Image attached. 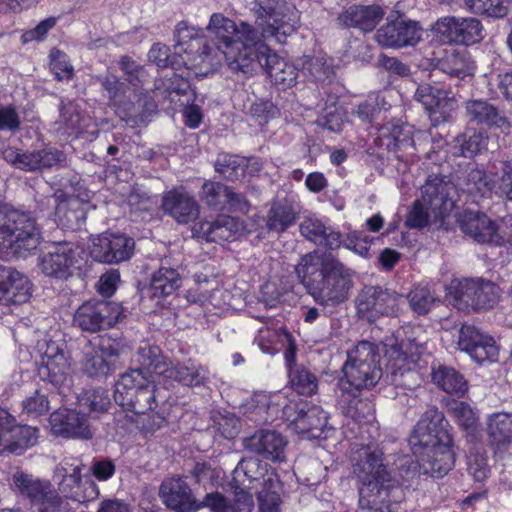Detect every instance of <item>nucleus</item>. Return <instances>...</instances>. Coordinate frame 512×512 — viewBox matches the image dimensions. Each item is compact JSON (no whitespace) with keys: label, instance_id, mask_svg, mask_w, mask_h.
Masks as SVG:
<instances>
[{"label":"nucleus","instance_id":"f257e3e1","mask_svg":"<svg viewBox=\"0 0 512 512\" xmlns=\"http://www.w3.org/2000/svg\"><path fill=\"white\" fill-rule=\"evenodd\" d=\"M211 44H203L199 54L201 62L210 67H218L224 60L228 68L236 74L249 73L256 66L253 54L262 41L258 32L248 23L239 25L221 13L211 15L206 27Z\"/></svg>","mask_w":512,"mask_h":512},{"label":"nucleus","instance_id":"f03ea898","mask_svg":"<svg viewBox=\"0 0 512 512\" xmlns=\"http://www.w3.org/2000/svg\"><path fill=\"white\" fill-rule=\"evenodd\" d=\"M295 273L315 303L324 308L342 305L354 288V271L331 253L303 255Z\"/></svg>","mask_w":512,"mask_h":512},{"label":"nucleus","instance_id":"7ed1b4c3","mask_svg":"<svg viewBox=\"0 0 512 512\" xmlns=\"http://www.w3.org/2000/svg\"><path fill=\"white\" fill-rule=\"evenodd\" d=\"M352 473L362 512H396L394 493L399 490L385 463L384 452L376 445H362L352 452Z\"/></svg>","mask_w":512,"mask_h":512},{"label":"nucleus","instance_id":"20e7f679","mask_svg":"<svg viewBox=\"0 0 512 512\" xmlns=\"http://www.w3.org/2000/svg\"><path fill=\"white\" fill-rule=\"evenodd\" d=\"M451 426L435 406L428 407L415 425L409 439L425 474L443 477L454 466Z\"/></svg>","mask_w":512,"mask_h":512},{"label":"nucleus","instance_id":"39448f33","mask_svg":"<svg viewBox=\"0 0 512 512\" xmlns=\"http://www.w3.org/2000/svg\"><path fill=\"white\" fill-rule=\"evenodd\" d=\"M457 190L453 182L443 176L430 175L421 187V199L410 209L405 224L409 228H423L428 225L431 213L441 217L450 212L456 203Z\"/></svg>","mask_w":512,"mask_h":512},{"label":"nucleus","instance_id":"423d86ee","mask_svg":"<svg viewBox=\"0 0 512 512\" xmlns=\"http://www.w3.org/2000/svg\"><path fill=\"white\" fill-rule=\"evenodd\" d=\"M40 240V229L29 213L0 207L1 254L26 256L38 247Z\"/></svg>","mask_w":512,"mask_h":512},{"label":"nucleus","instance_id":"0eeeda50","mask_svg":"<svg viewBox=\"0 0 512 512\" xmlns=\"http://www.w3.org/2000/svg\"><path fill=\"white\" fill-rule=\"evenodd\" d=\"M343 372L345 380L339 384H346L355 391L374 387L382 376L378 347L372 342L360 341L348 352Z\"/></svg>","mask_w":512,"mask_h":512},{"label":"nucleus","instance_id":"6e6552de","mask_svg":"<svg viewBox=\"0 0 512 512\" xmlns=\"http://www.w3.org/2000/svg\"><path fill=\"white\" fill-rule=\"evenodd\" d=\"M254 11L256 23L264 40L286 43L297 28V11L285 0H257Z\"/></svg>","mask_w":512,"mask_h":512},{"label":"nucleus","instance_id":"1a4fd4ad","mask_svg":"<svg viewBox=\"0 0 512 512\" xmlns=\"http://www.w3.org/2000/svg\"><path fill=\"white\" fill-rule=\"evenodd\" d=\"M12 486L30 501L32 512H74L69 502L58 495L49 481L17 471L12 476Z\"/></svg>","mask_w":512,"mask_h":512},{"label":"nucleus","instance_id":"9d476101","mask_svg":"<svg viewBox=\"0 0 512 512\" xmlns=\"http://www.w3.org/2000/svg\"><path fill=\"white\" fill-rule=\"evenodd\" d=\"M406 304V298L380 285L365 286L356 298L357 312L362 319L375 322L380 317H397Z\"/></svg>","mask_w":512,"mask_h":512},{"label":"nucleus","instance_id":"9b49d317","mask_svg":"<svg viewBox=\"0 0 512 512\" xmlns=\"http://www.w3.org/2000/svg\"><path fill=\"white\" fill-rule=\"evenodd\" d=\"M299 230L303 237L317 245L329 249H337L343 245L361 256L369 254L370 242L361 232L354 231L343 238L340 232L327 227L316 217H305L299 225Z\"/></svg>","mask_w":512,"mask_h":512},{"label":"nucleus","instance_id":"f8f14e48","mask_svg":"<svg viewBox=\"0 0 512 512\" xmlns=\"http://www.w3.org/2000/svg\"><path fill=\"white\" fill-rule=\"evenodd\" d=\"M84 467L82 460L76 457H65L57 465L54 478L65 500L86 503L98 497L97 485L93 481L82 480Z\"/></svg>","mask_w":512,"mask_h":512},{"label":"nucleus","instance_id":"ddd939ff","mask_svg":"<svg viewBox=\"0 0 512 512\" xmlns=\"http://www.w3.org/2000/svg\"><path fill=\"white\" fill-rule=\"evenodd\" d=\"M159 496L164 505L174 512H197L203 508L219 509L220 496L207 493L198 501L184 477L173 476L163 480Z\"/></svg>","mask_w":512,"mask_h":512},{"label":"nucleus","instance_id":"4468645a","mask_svg":"<svg viewBox=\"0 0 512 512\" xmlns=\"http://www.w3.org/2000/svg\"><path fill=\"white\" fill-rule=\"evenodd\" d=\"M76 263V245L65 240L46 242L38 259L41 272L57 280L69 279L73 275Z\"/></svg>","mask_w":512,"mask_h":512},{"label":"nucleus","instance_id":"2eb2a0df","mask_svg":"<svg viewBox=\"0 0 512 512\" xmlns=\"http://www.w3.org/2000/svg\"><path fill=\"white\" fill-rule=\"evenodd\" d=\"M121 306L111 301L89 300L73 315V325L82 331L96 333L113 327L120 319Z\"/></svg>","mask_w":512,"mask_h":512},{"label":"nucleus","instance_id":"dca6fc26","mask_svg":"<svg viewBox=\"0 0 512 512\" xmlns=\"http://www.w3.org/2000/svg\"><path fill=\"white\" fill-rule=\"evenodd\" d=\"M283 414L298 434L307 435L308 438H321L328 428L327 413L307 401H291L284 406Z\"/></svg>","mask_w":512,"mask_h":512},{"label":"nucleus","instance_id":"f3484780","mask_svg":"<svg viewBox=\"0 0 512 512\" xmlns=\"http://www.w3.org/2000/svg\"><path fill=\"white\" fill-rule=\"evenodd\" d=\"M253 58L256 62L254 69L249 73H241V75L249 77L256 73L258 68H263L271 78V81L283 89L289 88L296 83L298 76L297 68L277 55L264 42L258 44Z\"/></svg>","mask_w":512,"mask_h":512},{"label":"nucleus","instance_id":"a211bd4d","mask_svg":"<svg viewBox=\"0 0 512 512\" xmlns=\"http://www.w3.org/2000/svg\"><path fill=\"white\" fill-rule=\"evenodd\" d=\"M2 156L13 167L29 172L49 169L66 161L65 154L55 148L22 151L14 147H7L2 151Z\"/></svg>","mask_w":512,"mask_h":512},{"label":"nucleus","instance_id":"6ab92c4d","mask_svg":"<svg viewBox=\"0 0 512 512\" xmlns=\"http://www.w3.org/2000/svg\"><path fill=\"white\" fill-rule=\"evenodd\" d=\"M135 241L125 234L103 233L93 240L91 256L105 264L128 261L134 254Z\"/></svg>","mask_w":512,"mask_h":512},{"label":"nucleus","instance_id":"aec40b11","mask_svg":"<svg viewBox=\"0 0 512 512\" xmlns=\"http://www.w3.org/2000/svg\"><path fill=\"white\" fill-rule=\"evenodd\" d=\"M458 348L467 353L477 363L497 361L499 348L495 339L471 324H463L459 329Z\"/></svg>","mask_w":512,"mask_h":512},{"label":"nucleus","instance_id":"412c9836","mask_svg":"<svg viewBox=\"0 0 512 512\" xmlns=\"http://www.w3.org/2000/svg\"><path fill=\"white\" fill-rule=\"evenodd\" d=\"M161 209L178 224L187 225L199 218L200 204L184 186L174 187L162 195Z\"/></svg>","mask_w":512,"mask_h":512},{"label":"nucleus","instance_id":"4be33fe9","mask_svg":"<svg viewBox=\"0 0 512 512\" xmlns=\"http://www.w3.org/2000/svg\"><path fill=\"white\" fill-rule=\"evenodd\" d=\"M456 300L472 310L494 307L500 292L498 286L482 279H465L461 281L455 292Z\"/></svg>","mask_w":512,"mask_h":512},{"label":"nucleus","instance_id":"5701e85b","mask_svg":"<svg viewBox=\"0 0 512 512\" xmlns=\"http://www.w3.org/2000/svg\"><path fill=\"white\" fill-rule=\"evenodd\" d=\"M435 29L448 42L465 46L478 43L484 37L483 25L474 17H444L436 22Z\"/></svg>","mask_w":512,"mask_h":512},{"label":"nucleus","instance_id":"b1692460","mask_svg":"<svg viewBox=\"0 0 512 512\" xmlns=\"http://www.w3.org/2000/svg\"><path fill=\"white\" fill-rule=\"evenodd\" d=\"M422 29L417 22L397 17L387 19L385 25L378 29L376 39L385 47H405L417 44L421 39Z\"/></svg>","mask_w":512,"mask_h":512},{"label":"nucleus","instance_id":"393cba45","mask_svg":"<svg viewBox=\"0 0 512 512\" xmlns=\"http://www.w3.org/2000/svg\"><path fill=\"white\" fill-rule=\"evenodd\" d=\"M70 357L63 343L48 341L41 356L38 373L52 384H60L69 374Z\"/></svg>","mask_w":512,"mask_h":512},{"label":"nucleus","instance_id":"a878e982","mask_svg":"<svg viewBox=\"0 0 512 512\" xmlns=\"http://www.w3.org/2000/svg\"><path fill=\"white\" fill-rule=\"evenodd\" d=\"M53 434L65 438L91 439L93 432L85 415L70 409H58L49 418Z\"/></svg>","mask_w":512,"mask_h":512},{"label":"nucleus","instance_id":"bb28decb","mask_svg":"<svg viewBox=\"0 0 512 512\" xmlns=\"http://www.w3.org/2000/svg\"><path fill=\"white\" fill-rule=\"evenodd\" d=\"M465 117L469 123L500 129L507 134L511 130L505 113L488 100L477 99L465 102Z\"/></svg>","mask_w":512,"mask_h":512},{"label":"nucleus","instance_id":"cd10ccee","mask_svg":"<svg viewBox=\"0 0 512 512\" xmlns=\"http://www.w3.org/2000/svg\"><path fill=\"white\" fill-rule=\"evenodd\" d=\"M286 445L287 441L282 434L274 430H260L243 439L246 450L273 462H281L285 459Z\"/></svg>","mask_w":512,"mask_h":512},{"label":"nucleus","instance_id":"c85d7f7f","mask_svg":"<svg viewBox=\"0 0 512 512\" xmlns=\"http://www.w3.org/2000/svg\"><path fill=\"white\" fill-rule=\"evenodd\" d=\"M30 295V282L25 275L0 266V305H19L28 301Z\"/></svg>","mask_w":512,"mask_h":512},{"label":"nucleus","instance_id":"c756f323","mask_svg":"<svg viewBox=\"0 0 512 512\" xmlns=\"http://www.w3.org/2000/svg\"><path fill=\"white\" fill-rule=\"evenodd\" d=\"M380 138L389 151L401 161L412 160L415 156L413 127L409 124H391L380 130Z\"/></svg>","mask_w":512,"mask_h":512},{"label":"nucleus","instance_id":"7c9ffc66","mask_svg":"<svg viewBox=\"0 0 512 512\" xmlns=\"http://www.w3.org/2000/svg\"><path fill=\"white\" fill-rule=\"evenodd\" d=\"M300 207L292 198L274 199L264 217L265 229L269 233L281 234L296 223Z\"/></svg>","mask_w":512,"mask_h":512},{"label":"nucleus","instance_id":"2f4dec72","mask_svg":"<svg viewBox=\"0 0 512 512\" xmlns=\"http://www.w3.org/2000/svg\"><path fill=\"white\" fill-rule=\"evenodd\" d=\"M384 15L385 11L376 4L351 5L339 14L337 20L342 27L368 33L376 28Z\"/></svg>","mask_w":512,"mask_h":512},{"label":"nucleus","instance_id":"473e14b6","mask_svg":"<svg viewBox=\"0 0 512 512\" xmlns=\"http://www.w3.org/2000/svg\"><path fill=\"white\" fill-rule=\"evenodd\" d=\"M174 38L175 54L181 57L184 66L206 64V62H201L199 57L203 44H206V42L199 37L197 30L189 27L185 22H180L176 26Z\"/></svg>","mask_w":512,"mask_h":512},{"label":"nucleus","instance_id":"72a5a7b5","mask_svg":"<svg viewBox=\"0 0 512 512\" xmlns=\"http://www.w3.org/2000/svg\"><path fill=\"white\" fill-rule=\"evenodd\" d=\"M461 231L478 243L501 244L496 225L485 214L465 211L459 218Z\"/></svg>","mask_w":512,"mask_h":512},{"label":"nucleus","instance_id":"f704fd0d","mask_svg":"<svg viewBox=\"0 0 512 512\" xmlns=\"http://www.w3.org/2000/svg\"><path fill=\"white\" fill-rule=\"evenodd\" d=\"M38 440V429L29 425H19L16 421L8 430L0 434V454L4 452L21 455L34 446Z\"/></svg>","mask_w":512,"mask_h":512},{"label":"nucleus","instance_id":"c9c22d12","mask_svg":"<svg viewBox=\"0 0 512 512\" xmlns=\"http://www.w3.org/2000/svg\"><path fill=\"white\" fill-rule=\"evenodd\" d=\"M95 81L100 84L101 93L108 99L109 106L130 109L136 103H141L130 91V88L112 73L98 75L95 77Z\"/></svg>","mask_w":512,"mask_h":512},{"label":"nucleus","instance_id":"e433bc0d","mask_svg":"<svg viewBox=\"0 0 512 512\" xmlns=\"http://www.w3.org/2000/svg\"><path fill=\"white\" fill-rule=\"evenodd\" d=\"M242 229L241 222L229 215H219L214 221H202L195 228L199 237L209 242L230 241Z\"/></svg>","mask_w":512,"mask_h":512},{"label":"nucleus","instance_id":"4c0bfd02","mask_svg":"<svg viewBox=\"0 0 512 512\" xmlns=\"http://www.w3.org/2000/svg\"><path fill=\"white\" fill-rule=\"evenodd\" d=\"M339 405L343 413L356 422H369L374 418V405L368 399L359 398V392L346 384H339Z\"/></svg>","mask_w":512,"mask_h":512},{"label":"nucleus","instance_id":"58836bf2","mask_svg":"<svg viewBox=\"0 0 512 512\" xmlns=\"http://www.w3.org/2000/svg\"><path fill=\"white\" fill-rule=\"evenodd\" d=\"M155 384V377L142 368L129 369L123 373L115 384L114 399L116 403H123L130 394H137L147 387Z\"/></svg>","mask_w":512,"mask_h":512},{"label":"nucleus","instance_id":"ea45409f","mask_svg":"<svg viewBox=\"0 0 512 512\" xmlns=\"http://www.w3.org/2000/svg\"><path fill=\"white\" fill-rule=\"evenodd\" d=\"M118 67L123 73L124 80L127 83L126 86L130 88V91L140 102L143 101L146 105V99L150 98L148 90L144 88L148 81L146 69L127 55L120 58Z\"/></svg>","mask_w":512,"mask_h":512},{"label":"nucleus","instance_id":"a19ab883","mask_svg":"<svg viewBox=\"0 0 512 512\" xmlns=\"http://www.w3.org/2000/svg\"><path fill=\"white\" fill-rule=\"evenodd\" d=\"M449 92L430 84L419 85L414 98L429 114H446L453 108L454 100Z\"/></svg>","mask_w":512,"mask_h":512},{"label":"nucleus","instance_id":"79ce46f5","mask_svg":"<svg viewBox=\"0 0 512 512\" xmlns=\"http://www.w3.org/2000/svg\"><path fill=\"white\" fill-rule=\"evenodd\" d=\"M437 68L450 77L463 79L472 74L474 65L466 49H449L437 60Z\"/></svg>","mask_w":512,"mask_h":512},{"label":"nucleus","instance_id":"37998d69","mask_svg":"<svg viewBox=\"0 0 512 512\" xmlns=\"http://www.w3.org/2000/svg\"><path fill=\"white\" fill-rule=\"evenodd\" d=\"M163 261L160 268L152 274L150 280V293L154 298H165L172 295L182 285V278L177 269L166 266Z\"/></svg>","mask_w":512,"mask_h":512},{"label":"nucleus","instance_id":"c03bdc74","mask_svg":"<svg viewBox=\"0 0 512 512\" xmlns=\"http://www.w3.org/2000/svg\"><path fill=\"white\" fill-rule=\"evenodd\" d=\"M431 378L432 382L447 394L461 397L468 390L465 378L453 367L442 364L434 366L432 367Z\"/></svg>","mask_w":512,"mask_h":512},{"label":"nucleus","instance_id":"a18cd8bd","mask_svg":"<svg viewBox=\"0 0 512 512\" xmlns=\"http://www.w3.org/2000/svg\"><path fill=\"white\" fill-rule=\"evenodd\" d=\"M487 435L491 445L498 450L512 443V413L496 412L487 419Z\"/></svg>","mask_w":512,"mask_h":512},{"label":"nucleus","instance_id":"49530a36","mask_svg":"<svg viewBox=\"0 0 512 512\" xmlns=\"http://www.w3.org/2000/svg\"><path fill=\"white\" fill-rule=\"evenodd\" d=\"M164 378L176 381L184 386H199L206 378V371L193 360L188 359L185 362L172 364L169 362Z\"/></svg>","mask_w":512,"mask_h":512},{"label":"nucleus","instance_id":"de8ad7c7","mask_svg":"<svg viewBox=\"0 0 512 512\" xmlns=\"http://www.w3.org/2000/svg\"><path fill=\"white\" fill-rule=\"evenodd\" d=\"M60 225L70 230H78L86 220V205L77 198L61 200L55 209Z\"/></svg>","mask_w":512,"mask_h":512},{"label":"nucleus","instance_id":"09e8293b","mask_svg":"<svg viewBox=\"0 0 512 512\" xmlns=\"http://www.w3.org/2000/svg\"><path fill=\"white\" fill-rule=\"evenodd\" d=\"M137 362L140 364L139 368L151 373L153 377L164 376L169 365V361L163 355L160 347L148 343L139 347L137 351Z\"/></svg>","mask_w":512,"mask_h":512},{"label":"nucleus","instance_id":"8fccbe9b","mask_svg":"<svg viewBox=\"0 0 512 512\" xmlns=\"http://www.w3.org/2000/svg\"><path fill=\"white\" fill-rule=\"evenodd\" d=\"M158 397L156 384H153L137 394H130L123 403L117 404L135 414H146L157 407Z\"/></svg>","mask_w":512,"mask_h":512},{"label":"nucleus","instance_id":"3c124183","mask_svg":"<svg viewBox=\"0 0 512 512\" xmlns=\"http://www.w3.org/2000/svg\"><path fill=\"white\" fill-rule=\"evenodd\" d=\"M417 374L407 365L406 357L399 354L386 365V378L397 387H411Z\"/></svg>","mask_w":512,"mask_h":512},{"label":"nucleus","instance_id":"603ef678","mask_svg":"<svg viewBox=\"0 0 512 512\" xmlns=\"http://www.w3.org/2000/svg\"><path fill=\"white\" fill-rule=\"evenodd\" d=\"M292 388L301 395L311 396L317 392L318 379L309 369L295 365L289 369Z\"/></svg>","mask_w":512,"mask_h":512},{"label":"nucleus","instance_id":"864d4df0","mask_svg":"<svg viewBox=\"0 0 512 512\" xmlns=\"http://www.w3.org/2000/svg\"><path fill=\"white\" fill-rule=\"evenodd\" d=\"M464 3L475 14L504 18L509 14L511 0H464Z\"/></svg>","mask_w":512,"mask_h":512},{"label":"nucleus","instance_id":"5fc2aeb1","mask_svg":"<svg viewBox=\"0 0 512 512\" xmlns=\"http://www.w3.org/2000/svg\"><path fill=\"white\" fill-rule=\"evenodd\" d=\"M488 135L482 131L468 130L456 138L459 155L473 157L487 149Z\"/></svg>","mask_w":512,"mask_h":512},{"label":"nucleus","instance_id":"6e6d98bb","mask_svg":"<svg viewBox=\"0 0 512 512\" xmlns=\"http://www.w3.org/2000/svg\"><path fill=\"white\" fill-rule=\"evenodd\" d=\"M228 188L221 182L205 181L200 191V198L209 208L223 211L227 207Z\"/></svg>","mask_w":512,"mask_h":512},{"label":"nucleus","instance_id":"4d7b16f0","mask_svg":"<svg viewBox=\"0 0 512 512\" xmlns=\"http://www.w3.org/2000/svg\"><path fill=\"white\" fill-rule=\"evenodd\" d=\"M220 496L219 509L209 508L212 512H251L254 507V500L251 493L243 488L235 487L233 504L219 492H212Z\"/></svg>","mask_w":512,"mask_h":512},{"label":"nucleus","instance_id":"13d9d810","mask_svg":"<svg viewBox=\"0 0 512 512\" xmlns=\"http://www.w3.org/2000/svg\"><path fill=\"white\" fill-rule=\"evenodd\" d=\"M448 412L464 430L474 431L476 429L478 416L468 403L454 400L448 404Z\"/></svg>","mask_w":512,"mask_h":512},{"label":"nucleus","instance_id":"bf43d9fd","mask_svg":"<svg viewBox=\"0 0 512 512\" xmlns=\"http://www.w3.org/2000/svg\"><path fill=\"white\" fill-rule=\"evenodd\" d=\"M267 472V464L262 463L256 457L243 458L233 471V480L242 481L247 478L249 481L259 480Z\"/></svg>","mask_w":512,"mask_h":512},{"label":"nucleus","instance_id":"052dcab7","mask_svg":"<svg viewBox=\"0 0 512 512\" xmlns=\"http://www.w3.org/2000/svg\"><path fill=\"white\" fill-rule=\"evenodd\" d=\"M215 170L223 178L234 181L244 175V163L235 155H220L215 164Z\"/></svg>","mask_w":512,"mask_h":512},{"label":"nucleus","instance_id":"680f3d73","mask_svg":"<svg viewBox=\"0 0 512 512\" xmlns=\"http://www.w3.org/2000/svg\"><path fill=\"white\" fill-rule=\"evenodd\" d=\"M83 371L91 378L105 377L110 372V364L95 348L84 354Z\"/></svg>","mask_w":512,"mask_h":512},{"label":"nucleus","instance_id":"e2e57ef3","mask_svg":"<svg viewBox=\"0 0 512 512\" xmlns=\"http://www.w3.org/2000/svg\"><path fill=\"white\" fill-rule=\"evenodd\" d=\"M467 190L470 193L485 196L492 191H497V182L490 180L485 171L478 168L471 169L467 175Z\"/></svg>","mask_w":512,"mask_h":512},{"label":"nucleus","instance_id":"0e129e2a","mask_svg":"<svg viewBox=\"0 0 512 512\" xmlns=\"http://www.w3.org/2000/svg\"><path fill=\"white\" fill-rule=\"evenodd\" d=\"M411 309L418 315L428 313L434 302L429 288L423 285L415 286L407 295Z\"/></svg>","mask_w":512,"mask_h":512},{"label":"nucleus","instance_id":"69168bd1","mask_svg":"<svg viewBox=\"0 0 512 512\" xmlns=\"http://www.w3.org/2000/svg\"><path fill=\"white\" fill-rule=\"evenodd\" d=\"M50 69L57 80H69L73 77L74 69L68 56L61 50L53 48L49 54Z\"/></svg>","mask_w":512,"mask_h":512},{"label":"nucleus","instance_id":"338daca9","mask_svg":"<svg viewBox=\"0 0 512 512\" xmlns=\"http://www.w3.org/2000/svg\"><path fill=\"white\" fill-rule=\"evenodd\" d=\"M306 73L315 82H330L334 72L330 65H327L322 58H312L303 66Z\"/></svg>","mask_w":512,"mask_h":512},{"label":"nucleus","instance_id":"774afa93","mask_svg":"<svg viewBox=\"0 0 512 512\" xmlns=\"http://www.w3.org/2000/svg\"><path fill=\"white\" fill-rule=\"evenodd\" d=\"M500 163L501 176L497 181L496 194L505 196L509 201H512V158L507 157Z\"/></svg>","mask_w":512,"mask_h":512}]
</instances>
